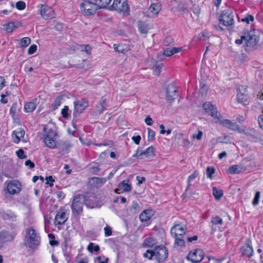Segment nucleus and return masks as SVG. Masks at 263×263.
Returning a JSON list of instances; mask_svg holds the SVG:
<instances>
[{
  "mask_svg": "<svg viewBox=\"0 0 263 263\" xmlns=\"http://www.w3.org/2000/svg\"><path fill=\"white\" fill-rule=\"evenodd\" d=\"M143 256L150 260L154 257L158 263H163L168 257V251L165 246L160 245L155 246L153 250H147Z\"/></svg>",
  "mask_w": 263,
  "mask_h": 263,
  "instance_id": "obj_1",
  "label": "nucleus"
},
{
  "mask_svg": "<svg viewBox=\"0 0 263 263\" xmlns=\"http://www.w3.org/2000/svg\"><path fill=\"white\" fill-rule=\"evenodd\" d=\"M186 228L181 224H177L173 226L171 229V234L175 238L174 242V247H185L184 241Z\"/></svg>",
  "mask_w": 263,
  "mask_h": 263,
  "instance_id": "obj_2",
  "label": "nucleus"
},
{
  "mask_svg": "<svg viewBox=\"0 0 263 263\" xmlns=\"http://www.w3.org/2000/svg\"><path fill=\"white\" fill-rule=\"evenodd\" d=\"M41 239L39 233L34 228L30 227L26 229L24 242L27 247L36 249L40 245Z\"/></svg>",
  "mask_w": 263,
  "mask_h": 263,
  "instance_id": "obj_3",
  "label": "nucleus"
},
{
  "mask_svg": "<svg viewBox=\"0 0 263 263\" xmlns=\"http://www.w3.org/2000/svg\"><path fill=\"white\" fill-rule=\"evenodd\" d=\"M44 142L45 144L50 148H54L57 145V139L58 136L57 131L52 128L45 126L43 128Z\"/></svg>",
  "mask_w": 263,
  "mask_h": 263,
  "instance_id": "obj_4",
  "label": "nucleus"
},
{
  "mask_svg": "<svg viewBox=\"0 0 263 263\" xmlns=\"http://www.w3.org/2000/svg\"><path fill=\"white\" fill-rule=\"evenodd\" d=\"M80 9L84 16H90L95 14L99 7L96 2L90 0H82L80 5Z\"/></svg>",
  "mask_w": 263,
  "mask_h": 263,
  "instance_id": "obj_5",
  "label": "nucleus"
},
{
  "mask_svg": "<svg viewBox=\"0 0 263 263\" xmlns=\"http://www.w3.org/2000/svg\"><path fill=\"white\" fill-rule=\"evenodd\" d=\"M219 23L225 27L234 24V14L231 8L222 10L219 16Z\"/></svg>",
  "mask_w": 263,
  "mask_h": 263,
  "instance_id": "obj_6",
  "label": "nucleus"
},
{
  "mask_svg": "<svg viewBox=\"0 0 263 263\" xmlns=\"http://www.w3.org/2000/svg\"><path fill=\"white\" fill-rule=\"evenodd\" d=\"M111 7L112 10L124 15L127 16L130 14V8L127 0H113Z\"/></svg>",
  "mask_w": 263,
  "mask_h": 263,
  "instance_id": "obj_7",
  "label": "nucleus"
},
{
  "mask_svg": "<svg viewBox=\"0 0 263 263\" xmlns=\"http://www.w3.org/2000/svg\"><path fill=\"white\" fill-rule=\"evenodd\" d=\"M83 195H77L71 203V208L72 213L75 217H78L83 213Z\"/></svg>",
  "mask_w": 263,
  "mask_h": 263,
  "instance_id": "obj_8",
  "label": "nucleus"
},
{
  "mask_svg": "<svg viewBox=\"0 0 263 263\" xmlns=\"http://www.w3.org/2000/svg\"><path fill=\"white\" fill-rule=\"evenodd\" d=\"M73 116L77 118L89 106V101L87 98L76 100L73 102Z\"/></svg>",
  "mask_w": 263,
  "mask_h": 263,
  "instance_id": "obj_9",
  "label": "nucleus"
},
{
  "mask_svg": "<svg viewBox=\"0 0 263 263\" xmlns=\"http://www.w3.org/2000/svg\"><path fill=\"white\" fill-rule=\"evenodd\" d=\"M241 255L247 258H251L254 255V249L251 238L246 239L239 249Z\"/></svg>",
  "mask_w": 263,
  "mask_h": 263,
  "instance_id": "obj_10",
  "label": "nucleus"
},
{
  "mask_svg": "<svg viewBox=\"0 0 263 263\" xmlns=\"http://www.w3.org/2000/svg\"><path fill=\"white\" fill-rule=\"evenodd\" d=\"M69 218V213L65 207H61L57 211L54 217V224L55 226L63 225Z\"/></svg>",
  "mask_w": 263,
  "mask_h": 263,
  "instance_id": "obj_11",
  "label": "nucleus"
},
{
  "mask_svg": "<svg viewBox=\"0 0 263 263\" xmlns=\"http://www.w3.org/2000/svg\"><path fill=\"white\" fill-rule=\"evenodd\" d=\"M204 257V252L201 249L191 250L187 256V259L192 263L200 262Z\"/></svg>",
  "mask_w": 263,
  "mask_h": 263,
  "instance_id": "obj_12",
  "label": "nucleus"
},
{
  "mask_svg": "<svg viewBox=\"0 0 263 263\" xmlns=\"http://www.w3.org/2000/svg\"><path fill=\"white\" fill-rule=\"evenodd\" d=\"M16 236V233H10L6 230L0 231V250L4 248L6 243L13 241Z\"/></svg>",
  "mask_w": 263,
  "mask_h": 263,
  "instance_id": "obj_13",
  "label": "nucleus"
},
{
  "mask_svg": "<svg viewBox=\"0 0 263 263\" xmlns=\"http://www.w3.org/2000/svg\"><path fill=\"white\" fill-rule=\"evenodd\" d=\"M245 43L244 48L246 51H250L253 49L254 47L258 42V37L255 34H252L250 32L245 33Z\"/></svg>",
  "mask_w": 263,
  "mask_h": 263,
  "instance_id": "obj_14",
  "label": "nucleus"
},
{
  "mask_svg": "<svg viewBox=\"0 0 263 263\" xmlns=\"http://www.w3.org/2000/svg\"><path fill=\"white\" fill-rule=\"evenodd\" d=\"M236 98L238 103H242L244 105L249 104V99L250 97L247 90V86L241 85L237 89Z\"/></svg>",
  "mask_w": 263,
  "mask_h": 263,
  "instance_id": "obj_15",
  "label": "nucleus"
},
{
  "mask_svg": "<svg viewBox=\"0 0 263 263\" xmlns=\"http://www.w3.org/2000/svg\"><path fill=\"white\" fill-rule=\"evenodd\" d=\"M38 7L39 13L43 18L47 20L54 17V11L52 7L43 4H40Z\"/></svg>",
  "mask_w": 263,
  "mask_h": 263,
  "instance_id": "obj_16",
  "label": "nucleus"
},
{
  "mask_svg": "<svg viewBox=\"0 0 263 263\" xmlns=\"http://www.w3.org/2000/svg\"><path fill=\"white\" fill-rule=\"evenodd\" d=\"M105 178L93 177L90 178L88 181L87 186L89 190L98 189L104 185L106 182Z\"/></svg>",
  "mask_w": 263,
  "mask_h": 263,
  "instance_id": "obj_17",
  "label": "nucleus"
},
{
  "mask_svg": "<svg viewBox=\"0 0 263 263\" xmlns=\"http://www.w3.org/2000/svg\"><path fill=\"white\" fill-rule=\"evenodd\" d=\"M203 107L206 112L211 116L212 117L220 121L222 119V115L218 113L217 108L210 102H206L203 104Z\"/></svg>",
  "mask_w": 263,
  "mask_h": 263,
  "instance_id": "obj_18",
  "label": "nucleus"
},
{
  "mask_svg": "<svg viewBox=\"0 0 263 263\" xmlns=\"http://www.w3.org/2000/svg\"><path fill=\"white\" fill-rule=\"evenodd\" d=\"M178 96L176 86L173 83L168 84L166 88L165 98L170 102L175 100Z\"/></svg>",
  "mask_w": 263,
  "mask_h": 263,
  "instance_id": "obj_19",
  "label": "nucleus"
},
{
  "mask_svg": "<svg viewBox=\"0 0 263 263\" xmlns=\"http://www.w3.org/2000/svg\"><path fill=\"white\" fill-rule=\"evenodd\" d=\"M83 196L86 206L92 208L97 205V195L95 193L88 190Z\"/></svg>",
  "mask_w": 263,
  "mask_h": 263,
  "instance_id": "obj_20",
  "label": "nucleus"
},
{
  "mask_svg": "<svg viewBox=\"0 0 263 263\" xmlns=\"http://www.w3.org/2000/svg\"><path fill=\"white\" fill-rule=\"evenodd\" d=\"M155 156L154 148L153 146L148 147L145 151L139 152L137 149L133 157H136L139 159H143L144 158H152Z\"/></svg>",
  "mask_w": 263,
  "mask_h": 263,
  "instance_id": "obj_21",
  "label": "nucleus"
},
{
  "mask_svg": "<svg viewBox=\"0 0 263 263\" xmlns=\"http://www.w3.org/2000/svg\"><path fill=\"white\" fill-rule=\"evenodd\" d=\"M132 186L129 183V179L124 180L119 183L118 187L114 191L117 194H121L124 192H128L132 190Z\"/></svg>",
  "mask_w": 263,
  "mask_h": 263,
  "instance_id": "obj_22",
  "label": "nucleus"
},
{
  "mask_svg": "<svg viewBox=\"0 0 263 263\" xmlns=\"http://www.w3.org/2000/svg\"><path fill=\"white\" fill-rule=\"evenodd\" d=\"M155 214V211L152 209L144 210L139 215L140 220L146 222L147 225L150 224L149 220Z\"/></svg>",
  "mask_w": 263,
  "mask_h": 263,
  "instance_id": "obj_23",
  "label": "nucleus"
},
{
  "mask_svg": "<svg viewBox=\"0 0 263 263\" xmlns=\"http://www.w3.org/2000/svg\"><path fill=\"white\" fill-rule=\"evenodd\" d=\"M161 9V4L160 3L152 4L147 11V16L155 17L160 12Z\"/></svg>",
  "mask_w": 263,
  "mask_h": 263,
  "instance_id": "obj_24",
  "label": "nucleus"
},
{
  "mask_svg": "<svg viewBox=\"0 0 263 263\" xmlns=\"http://www.w3.org/2000/svg\"><path fill=\"white\" fill-rule=\"evenodd\" d=\"M219 121L221 125L233 131H237L239 133V129L241 128L236 122H233L229 119L222 120L221 119Z\"/></svg>",
  "mask_w": 263,
  "mask_h": 263,
  "instance_id": "obj_25",
  "label": "nucleus"
},
{
  "mask_svg": "<svg viewBox=\"0 0 263 263\" xmlns=\"http://www.w3.org/2000/svg\"><path fill=\"white\" fill-rule=\"evenodd\" d=\"M20 186L21 185L18 182L11 181L8 183L7 189L10 194L14 195L21 191Z\"/></svg>",
  "mask_w": 263,
  "mask_h": 263,
  "instance_id": "obj_26",
  "label": "nucleus"
},
{
  "mask_svg": "<svg viewBox=\"0 0 263 263\" xmlns=\"http://www.w3.org/2000/svg\"><path fill=\"white\" fill-rule=\"evenodd\" d=\"M37 101L36 98H34L32 101L28 102H26L24 104V110L26 112H32L37 107Z\"/></svg>",
  "mask_w": 263,
  "mask_h": 263,
  "instance_id": "obj_27",
  "label": "nucleus"
},
{
  "mask_svg": "<svg viewBox=\"0 0 263 263\" xmlns=\"http://www.w3.org/2000/svg\"><path fill=\"white\" fill-rule=\"evenodd\" d=\"M1 217L3 220L15 222L17 220V215L11 211L4 212L1 213Z\"/></svg>",
  "mask_w": 263,
  "mask_h": 263,
  "instance_id": "obj_28",
  "label": "nucleus"
},
{
  "mask_svg": "<svg viewBox=\"0 0 263 263\" xmlns=\"http://www.w3.org/2000/svg\"><path fill=\"white\" fill-rule=\"evenodd\" d=\"M183 49V48L182 47L166 48L163 50V54L165 57H170L176 53L181 52Z\"/></svg>",
  "mask_w": 263,
  "mask_h": 263,
  "instance_id": "obj_29",
  "label": "nucleus"
},
{
  "mask_svg": "<svg viewBox=\"0 0 263 263\" xmlns=\"http://www.w3.org/2000/svg\"><path fill=\"white\" fill-rule=\"evenodd\" d=\"M211 229L213 232H215L217 231V226H222L223 224V221L222 219L218 215L214 216L211 219Z\"/></svg>",
  "mask_w": 263,
  "mask_h": 263,
  "instance_id": "obj_30",
  "label": "nucleus"
},
{
  "mask_svg": "<svg viewBox=\"0 0 263 263\" xmlns=\"http://www.w3.org/2000/svg\"><path fill=\"white\" fill-rule=\"evenodd\" d=\"M246 170L245 166L240 165H233L229 167V173L231 174H239Z\"/></svg>",
  "mask_w": 263,
  "mask_h": 263,
  "instance_id": "obj_31",
  "label": "nucleus"
},
{
  "mask_svg": "<svg viewBox=\"0 0 263 263\" xmlns=\"http://www.w3.org/2000/svg\"><path fill=\"white\" fill-rule=\"evenodd\" d=\"M114 50L119 52L122 53H126L128 50H129V46L123 44H114L113 45Z\"/></svg>",
  "mask_w": 263,
  "mask_h": 263,
  "instance_id": "obj_32",
  "label": "nucleus"
},
{
  "mask_svg": "<svg viewBox=\"0 0 263 263\" xmlns=\"http://www.w3.org/2000/svg\"><path fill=\"white\" fill-rule=\"evenodd\" d=\"M107 102L106 99L104 97H102L99 103V105L96 106L97 111L99 114H102L103 111L106 109Z\"/></svg>",
  "mask_w": 263,
  "mask_h": 263,
  "instance_id": "obj_33",
  "label": "nucleus"
},
{
  "mask_svg": "<svg viewBox=\"0 0 263 263\" xmlns=\"http://www.w3.org/2000/svg\"><path fill=\"white\" fill-rule=\"evenodd\" d=\"M138 28L139 31L141 34H147L149 29L148 24L142 21H138Z\"/></svg>",
  "mask_w": 263,
  "mask_h": 263,
  "instance_id": "obj_34",
  "label": "nucleus"
},
{
  "mask_svg": "<svg viewBox=\"0 0 263 263\" xmlns=\"http://www.w3.org/2000/svg\"><path fill=\"white\" fill-rule=\"evenodd\" d=\"M80 49L82 51H85L87 54L89 55L91 54V47L88 45H80L77 44L74 46V49L73 50Z\"/></svg>",
  "mask_w": 263,
  "mask_h": 263,
  "instance_id": "obj_35",
  "label": "nucleus"
},
{
  "mask_svg": "<svg viewBox=\"0 0 263 263\" xmlns=\"http://www.w3.org/2000/svg\"><path fill=\"white\" fill-rule=\"evenodd\" d=\"M157 243L156 240L155 238L153 237H147L146 238L143 243H142V246L143 247H153L154 246H155Z\"/></svg>",
  "mask_w": 263,
  "mask_h": 263,
  "instance_id": "obj_36",
  "label": "nucleus"
},
{
  "mask_svg": "<svg viewBox=\"0 0 263 263\" xmlns=\"http://www.w3.org/2000/svg\"><path fill=\"white\" fill-rule=\"evenodd\" d=\"M199 175V173L198 171L195 170L192 174H191L188 178H187V186L185 190V192H186L188 190L190 189L191 186V182L193 181L194 179H195Z\"/></svg>",
  "mask_w": 263,
  "mask_h": 263,
  "instance_id": "obj_37",
  "label": "nucleus"
},
{
  "mask_svg": "<svg viewBox=\"0 0 263 263\" xmlns=\"http://www.w3.org/2000/svg\"><path fill=\"white\" fill-rule=\"evenodd\" d=\"M238 19L239 21L243 23H246L247 24H249L250 22H253L254 21V17L253 15L250 14H247L244 17L240 18L238 16Z\"/></svg>",
  "mask_w": 263,
  "mask_h": 263,
  "instance_id": "obj_38",
  "label": "nucleus"
},
{
  "mask_svg": "<svg viewBox=\"0 0 263 263\" xmlns=\"http://www.w3.org/2000/svg\"><path fill=\"white\" fill-rule=\"evenodd\" d=\"M213 194L216 200H220L223 195V192L222 190H218L215 186L213 187Z\"/></svg>",
  "mask_w": 263,
  "mask_h": 263,
  "instance_id": "obj_39",
  "label": "nucleus"
},
{
  "mask_svg": "<svg viewBox=\"0 0 263 263\" xmlns=\"http://www.w3.org/2000/svg\"><path fill=\"white\" fill-rule=\"evenodd\" d=\"M112 0H95L99 9L106 8L109 5Z\"/></svg>",
  "mask_w": 263,
  "mask_h": 263,
  "instance_id": "obj_40",
  "label": "nucleus"
},
{
  "mask_svg": "<svg viewBox=\"0 0 263 263\" xmlns=\"http://www.w3.org/2000/svg\"><path fill=\"white\" fill-rule=\"evenodd\" d=\"M62 97L61 96H58L51 104V108L52 110H55L58 108V107L62 104Z\"/></svg>",
  "mask_w": 263,
  "mask_h": 263,
  "instance_id": "obj_41",
  "label": "nucleus"
},
{
  "mask_svg": "<svg viewBox=\"0 0 263 263\" xmlns=\"http://www.w3.org/2000/svg\"><path fill=\"white\" fill-rule=\"evenodd\" d=\"M18 27L16 23L12 22H9L6 25L5 29L7 32H12L14 29Z\"/></svg>",
  "mask_w": 263,
  "mask_h": 263,
  "instance_id": "obj_42",
  "label": "nucleus"
},
{
  "mask_svg": "<svg viewBox=\"0 0 263 263\" xmlns=\"http://www.w3.org/2000/svg\"><path fill=\"white\" fill-rule=\"evenodd\" d=\"M88 251L89 252L92 253L93 252H99L100 250V247L99 245H94V243L92 242H90L87 246V248Z\"/></svg>",
  "mask_w": 263,
  "mask_h": 263,
  "instance_id": "obj_43",
  "label": "nucleus"
},
{
  "mask_svg": "<svg viewBox=\"0 0 263 263\" xmlns=\"http://www.w3.org/2000/svg\"><path fill=\"white\" fill-rule=\"evenodd\" d=\"M31 43V40L29 37H23L20 42V45L22 47H27Z\"/></svg>",
  "mask_w": 263,
  "mask_h": 263,
  "instance_id": "obj_44",
  "label": "nucleus"
},
{
  "mask_svg": "<svg viewBox=\"0 0 263 263\" xmlns=\"http://www.w3.org/2000/svg\"><path fill=\"white\" fill-rule=\"evenodd\" d=\"M255 130L253 128H248L246 129L240 128L239 134H244L247 136H252L254 133Z\"/></svg>",
  "mask_w": 263,
  "mask_h": 263,
  "instance_id": "obj_45",
  "label": "nucleus"
},
{
  "mask_svg": "<svg viewBox=\"0 0 263 263\" xmlns=\"http://www.w3.org/2000/svg\"><path fill=\"white\" fill-rule=\"evenodd\" d=\"M163 44L165 46L174 45V40L171 36H166L163 41Z\"/></svg>",
  "mask_w": 263,
  "mask_h": 263,
  "instance_id": "obj_46",
  "label": "nucleus"
},
{
  "mask_svg": "<svg viewBox=\"0 0 263 263\" xmlns=\"http://www.w3.org/2000/svg\"><path fill=\"white\" fill-rule=\"evenodd\" d=\"M48 237L51 239V240H49V243L51 246H56L59 245V242L58 240H54L55 239V236L53 234H49L48 235Z\"/></svg>",
  "mask_w": 263,
  "mask_h": 263,
  "instance_id": "obj_47",
  "label": "nucleus"
},
{
  "mask_svg": "<svg viewBox=\"0 0 263 263\" xmlns=\"http://www.w3.org/2000/svg\"><path fill=\"white\" fill-rule=\"evenodd\" d=\"M69 107L67 105L64 106L61 110L62 117L64 119H67L69 117Z\"/></svg>",
  "mask_w": 263,
  "mask_h": 263,
  "instance_id": "obj_48",
  "label": "nucleus"
},
{
  "mask_svg": "<svg viewBox=\"0 0 263 263\" xmlns=\"http://www.w3.org/2000/svg\"><path fill=\"white\" fill-rule=\"evenodd\" d=\"M215 172V169L214 167L208 166L206 168L207 177L210 179H213V175Z\"/></svg>",
  "mask_w": 263,
  "mask_h": 263,
  "instance_id": "obj_49",
  "label": "nucleus"
},
{
  "mask_svg": "<svg viewBox=\"0 0 263 263\" xmlns=\"http://www.w3.org/2000/svg\"><path fill=\"white\" fill-rule=\"evenodd\" d=\"M147 133H148V140L152 141L154 140L155 138V132L151 129L150 128H147Z\"/></svg>",
  "mask_w": 263,
  "mask_h": 263,
  "instance_id": "obj_50",
  "label": "nucleus"
},
{
  "mask_svg": "<svg viewBox=\"0 0 263 263\" xmlns=\"http://www.w3.org/2000/svg\"><path fill=\"white\" fill-rule=\"evenodd\" d=\"M249 60L248 55L245 53H241L239 57V61L241 64H243Z\"/></svg>",
  "mask_w": 263,
  "mask_h": 263,
  "instance_id": "obj_51",
  "label": "nucleus"
},
{
  "mask_svg": "<svg viewBox=\"0 0 263 263\" xmlns=\"http://www.w3.org/2000/svg\"><path fill=\"white\" fill-rule=\"evenodd\" d=\"M104 231L105 237L110 236L112 234V229L108 226H106L104 227Z\"/></svg>",
  "mask_w": 263,
  "mask_h": 263,
  "instance_id": "obj_52",
  "label": "nucleus"
},
{
  "mask_svg": "<svg viewBox=\"0 0 263 263\" xmlns=\"http://www.w3.org/2000/svg\"><path fill=\"white\" fill-rule=\"evenodd\" d=\"M96 260L98 263H108L109 261V258L104 256H98L96 258Z\"/></svg>",
  "mask_w": 263,
  "mask_h": 263,
  "instance_id": "obj_53",
  "label": "nucleus"
},
{
  "mask_svg": "<svg viewBox=\"0 0 263 263\" xmlns=\"http://www.w3.org/2000/svg\"><path fill=\"white\" fill-rule=\"evenodd\" d=\"M45 180H46V184H48L50 187H52L53 186V182L55 181V180L52 176H46Z\"/></svg>",
  "mask_w": 263,
  "mask_h": 263,
  "instance_id": "obj_54",
  "label": "nucleus"
},
{
  "mask_svg": "<svg viewBox=\"0 0 263 263\" xmlns=\"http://www.w3.org/2000/svg\"><path fill=\"white\" fill-rule=\"evenodd\" d=\"M16 8L19 10H23L26 8V3L23 1H18L16 3Z\"/></svg>",
  "mask_w": 263,
  "mask_h": 263,
  "instance_id": "obj_55",
  "label": "nucleus"
},
{
  "mask_svg": "<svg viewBox=\"0 0 263 263\" xmlns=\"http://www.w3.org/2000/svg\"><path fill=\"white\" fill-rule=\"evenodd\" d=\"M260 193L259 192L257 191L256 192L255 197L252 201V204L254 205H256L258 204L259 198H260Z\"/></svg>",
  "mask_w": 263,
  "mask_h": 263,
  "instance_id": "obj_56",
  "label": "nucleus"
},
{
  "mask_svg": "<svg viewBox=\"0 0 263 263\" xmlns=\"http://www.w3.org/2000/svg\"><path fill=\"white\" fill-rule=\"evenodd\" d=\"M13 134H16L21 138H23L25 135V131L21 128H19L17 130L13 131Z\"/></svg>",
  "mask_w": 263,
  "mask_h": 263,
  "instance_id": "obj_57",
  "label": "nucleus"
},
{
  "mask_svg": "<svg viewBox=\"0 0 263 263\" xmlns=\"http://www.w3.org/2000/svg\"><path fill=\"white\" fill-rule=\"evenodd\" d=\"M37 50V46L35 44L31 45L28 49V54L29 55L34 53Z\"/></svg>",
  "mask_w": 263,
  "mask_h": 263,
  "instance_id": "obj_58",
  "label": "nucleus"
},
{
  "mask_svg": "<svg viewBox=\"0 0 263 263\" xmlns=\"http://www.w3.org/2000/svg\"><path fill=\"white\" fill-rule=\"evenodd\" d=\"M17 156L20 159H25L27 156L24 154V152L22 149H19L16 152Z\"/></svg>",
  "mask_w": 263,
  "mask_h": 263,
  "instance_id": "obj_59",
  "label": "nucleus"
},
{
  "mask_svg": "<svg viewBox=\"0 0 263 263\" xmlns=\"http://www.w3.org/2000/svg\"><path fill=\"white\" fill-rule=\"evenodd\" d=\"M162 64L155 65L153 67L154 71L157 73V76H159L161 72V70L162 68Z\"/></svg>",
  "mask_w": 263,
  "mask_h": 263,
  "instance_id": "obj_60",
  "label": "nucleus"
},
{
  "mask_svg": "<svg viewBox=\"0 0 263 263\" xmlns=\"http://www.w3.org/2000/svg\"><path fill=\"white\" fill-rule=\"evenodd\" d=\"M203 135V133L201 130H198L197 134H194L193 135V138L194 139H196L198 140H200L202 139Z\"/></svg>",
  "mask_w": 263,
  "mask_h": 263,
  "instance_id": "obj_61",
  "label": "nucleus"
},
{
  "mask_svg": "<svg viewBox=\"0 0 263 263\" xmlns=\"http://www.w3.org/2000/svg\"><path fill=\"white\" fill-rule=\"evenodd\" d=\"M132 140L134 141V142L136 144H139L140 142V140L141 139V137L140 135H137V136H133L132 138Z\"/></svg>",
  "mask_w": 263,
  "mask_h": 263,
  "instance_id": "obj_62",
  "label": "nucleus"
},
{
  "mask_svg": "<svg viewBox=\"0 0 263 263\" xmlns=\"http://www.w3.org/2000/svg\"><path fill=\"white\" fill-rule=\"evenodd\" d=\"M12 137L13 138V141L15 143H18L20 142L21 138L18 135H16V134H13V132L12 133Z\"/></svg>",
  "mask_w": 263,
  "mask_h": 263,
  "instance_id": "obj_63",
  "label": "nucleus"
},
{
  "mask_svg": "<svg viewBox=\"0 0 263 263\" xmlns=\"http://www.w3.org/2000/svg\"><path fill=\"white\" fill-rule=\"evenodd\" d=\"M258 123L259 127L263 129V115H260L258 117Z\"/></svg>",
  "mask_w": 263,
  "mask_h": 263,
  "instance_id": "obj_64",
  "label": "nucleus"
}]
</instances>
